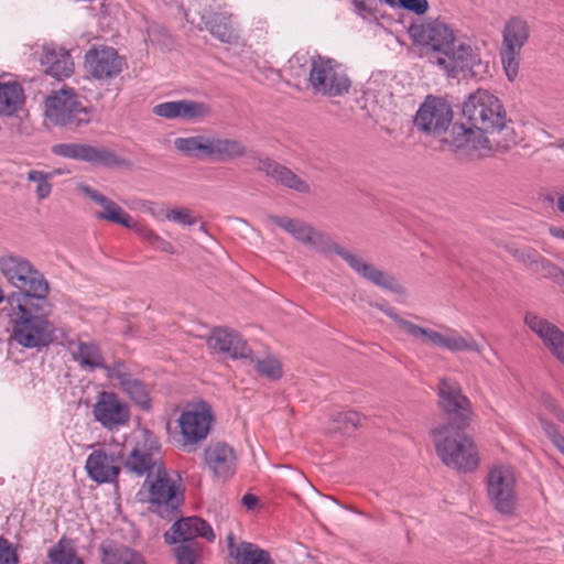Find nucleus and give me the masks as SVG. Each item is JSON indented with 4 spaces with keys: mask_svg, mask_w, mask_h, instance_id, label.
<instances>
[{
    "mask_svg": "<svg viewBox=\"0 0 564 564\" xmlns=\"http://www.w3.org/2000/svg\"><path fill=\"white\" fill-rule=\"evenodd\" d=\"M268 220L290 234L299 242L311 247L317 252L325 254L334 252L338 254L358 275L376 286L398 295L405 294V288L394 275L378 269L357 254L333 242L327 235L315 230L305 221L276 215H270Z\"/></svg>",
    "mask_w": 564,
    "mask_h": 564,
    "instance_id": "obj_1",
    "label": "nucleus"
},
{
    "mask_svg": "<svg viewBox=\"0 0 564 564\" xmlns=\"http://www.w3.org/2000/svg\"><path fill=\"white\" fill-rule=\"evenodd\" d=\"M408 32L413 43L421 46V55H426L447 75L470 68L478 61L473 47L457 40L453 29L438 19L414 23Z\"/></svg>",
    "mask_w": 564,
    "mask_h": 564,
    "instance_id": "obj_2",
    "label": "nucleus"
},
{
    "mask_svg": "<svg viewBox=\"0 0 564 564\" xmlns=\"http://www.w3.org/2000/svg\"><path fill=\"white\" fill-rule=\"evenodd\" d=\"M308 64L307 84L316 96L341 97L349 93L351 82L336 59L306 53H296L289 59V69L293 76L306 73L304 66Z\"/></svg>",
    "mask_w": 564,
    "mask_h": 564,
    "instance_id": "obj_3",
    "label": "nucleus"
},
{
    "mask_svg": "<svg viewBox=\"0 0 564 564\" xmlns=\"http://www.w3.org/2000/svg\"><path fill=\"white\" fill-rule=\"evenodd\" d=\"M11 323V339L23 348L41 349L56 339V327L48 319V313L32 300L18 303Z\"/></svg>",
    "mask_w": 564,
    "mask_h": 564,
    "instance_id": "obj_4",
    "label": "nucleus"
},
{
    "mask_svg": "<svg viewBox=\"0 0 564 564\" xmlns=\"http://www.w3.org/2000/svg\"><path fill=\"white\" fill-rule=\"evenodd\" d=\"M463 427L443 424L432 431L436 453L449 468L469 473L479 465V453L474 441L460 432Z\"/></svg>",
    "mask_w": 564,
    "mask_h": 564,
    "instance_id": "obj_5",
    "label": "nucleus"
},
{
    "mask_svg": "<svg viewBox=\"0 0 564 564\" xmlns=\"http://www.w3.org/2000/svg\"><path fill=\"white\" fill-rule=\"evenodd\" d=\"M126 471L137 477H145L163 471L161 444L158 436L148 429H139L132 434L129 452L123 456Z\"/></svg>",
    "mask_w": 564,
    "mask_h": 564,
    "instance_id": "obj_6",
    "label": "nucleus"
},
{
    "mask_svg": "<svg viewBox=\"0 0 564 564\" xmlns=\"http://www.w3.org/2000/svg\"><path fill=\"white\" fill-rule=\"evenodd\" d=\"M196 538L213 542L215 533L208 522L194 516L178 519L164 533L167 544H177L173 550L177 564H199L198 551L186 543Z\"/></svg>",
    "mask_w": 564,
    "mask_h": 564,
    "instance_id": "obj_7",
    "label": "nucleus"
},
{
    "mask_svg": "<svg viewBox=\"0 0 564 564\" xmlns=\"http://www.w3.org/2000/svg\"><path fill=\"white\" fill-rule=\"evenodd\" d=\"M135 497L161 518L173 516L182 502L180 487L170 478L166 468L145 478Z\"/></svg>",
    "mask_w": 564,
    "mask_h": 564,
    "instance_id": "obj_8",
    "label": "nucleus"
},
{
    "mask_svg": "<svg viewBox=\"0 0 564 564\" xmlns=\"http://www.w3.org/2000/svg\"><path fill=\"white\" fill-rule=\"evenodd\" d=\"M0 271L8 283L23 293V301L46 299L48 282L29 260L15 256L1 258Z\"/></svg>",
    "mask_w": 564,
    "mask_h": 564,
    "instance_id": "obj_9",
    "label": "nucleus"
},
{
    "mask_svg": "<svg viewBox=\"0 0 564 564\" xmlns=\"http://www.w3.org/2000/svg\"><path fill=\"white\" fill-rule=\"evenodd\" d=\"M470 126L485 132H500L506 128V112L499 99L487 90L470 94L462 107Z\"/></svg>",
    "mask_w": 564,
    "mask_h": 564,
    "instance_id": "obj_10",
    "label": "nucleus"
},
{
    "mask_svg": "<svg viewBox=\"0 0 564 564\" xmlns=\"http://www.w3.org/2000/svg\"><path fill=\"white\" fill-rule=\"evenodd\" d=\"M403 325L406 327L405 335L419 344L438 347L451 352L469 351L479 355L482 352V348L469 333L463 335L445 325H440V330L422 327L412 322Z\"/></svg>",
    "mask_w": 564,
    "mask_h": 564,
    "instance_id": "obj_11",
    "label": "nucleus"
},
{
    "mask_svg": "<svg viewBox=\"0 0 564 564\" xmlns=\"http://www.w3.org/2000/svg\"><path fill=\"white\" fill-rule=\"evenodd\" d=\"M518 476L516 469L508 464L492 465L486 477L487 496L499 513L512 516L518 506Z\"/></svg>",
    "mask_w": 564,
    "mask_h": 564,
    "instance_id": "obj_12",
    "label": "nucleus"
},
{
    "mask_svg": "<svg viewBox=\"0 0 564 564\" xmlns=\"http://www.w3.org/2000/svg\"><path fill=\"white\" fill-rule=\"evenodd\" d=\"M45 116L57 126L80 127L91 120V111L72 88H62L45 100Z\"/></svg>",
    "mask_w": 564,
    "mask_h": 564,
    "instance_id": "obj_13",
    "label": "nucleus"
},
{
    "mask_svg": "<svg viewBox=\"0 0 564 564\" xmlns=\"http://www.w3.org/2000/svg\"><path fill=\"white\" fill-rule=\"evenodd\" d=\"M528 23L520 18L509 20L503 30L501 62L510 82L518 76L521 50L529 39Z\"/></svg>",
    "mask_w": 564,
    "mask_h": 564,
    "instance_id": "obj_14",
    "label": "nucleus"
},
{
    "mask_svg": "<svg viewBox=\"0 0 564 564\" xmlns=\"http://www.w3.org/2000/svg\"><path fill=\"white\" fill-rule=\"evenodd\" d=\"M214 420L212 408L206 402L189 404L178 417L183 446H193L204 441Z\"/></svg>",
    "mask_w": 564,
    "mask_h": 564,
    "instance_id": "obj_15",
    "label": "nucleus"
},
{
    "mask_svg": "<svg viewBox=\"0 0 564 564\" xmlns=\"http://www.w3.org/2000/svg\"><path fill=\"white\" fill-rule=\"evenodd\" d=\"M453 120V110L443 98L427 96L419 107L414 123L425 134L440 137L445 133Z\"/></svg>",
    "mask_w": 564,
    "mask_h": 564,
    "instance_id": "obj_16",
    "label": "nucleus"
},
{
    "mask_svg": "<svg viewBox=\"0 0 564 564\" xmlns=\"http://www.w3.org/2000/svg\"><path fill=\"white\" fill-rule=\"evenodd\" d=\"M438 398L441 409L459 427H466L471 421V403L463 394L459 383L449 378H442L438 383Z\"/></svg>",
    "mask_w": 564,
    "mask_h": 564,
    "instance_id": "obj_17",
    "label": "nucleus"
},
{
    "mask_svg": "<svg viewBox=\"0 0 564 564\" xmlns=\"http://www.w3.org/2000/svg\"><path fill=\"white\" fill-rule=\"evenodd\" d=\"M524 324L541 340L550 355L564 367V330L536 312H527Z\"/></svg>",
    "mask_w": 564,
    "mask_h": 564,
    "instance_id": "obj_18",
    "label": "nucleus"
},
{
    "mask_svg": "<svg viewBox=\"0 0 564 564\" xmlns=\"http://www.w3.org/2000/svg\"><path fill=\"white\" fill-rule=\"evenodd\" d=\"M124 64V58L111 46H91L85 54L87 72L98 80L117 77L122 72Z\"/></svg>",
    "mask_w": 564,
    "mask_h": 564,
    "instance_id": "obj_19",
    "label": "nucleus"
},
{
    "mask_svg": "<svg viewBox=\"0 0 564 564\" xmlns=\"http://www.w3.org/2000/svg\"><path fill=\"white\" fill-rule=\"evenodd\" d=\"M95 420L106 430H118L128 423L130 410L115 392L102 391L93 406Z\"/></svg>",
    "mask_w": 564,
    "mask_h": 564,
    "instance_id": "obj_20",
    "label": "nucleus"
},
{
    "mask_svg": "<svg viewBox=\"0 0 564 564\" xmlns=\"http://www.w3.org/2000/svg\"><path fill=\"white\" fill-rule=\"evenodd\" d=\"M52 152L66 159L80 160L107 167L119 166L122 163L112 150L105 147H93L83 143H58L53 145Z\"/></svg>",
    "mask_w": 564,
    "mask_h": 564,
    "instance_id": "obj_21",
    "label": "nucleus"
},
{
    "mask_svg": "<svg viewBox=\"0 0 564 564\" xmlns=\"http://www.w3.org/2000/svg\"><path fill=\"white\" fill-rule=\"evenodd\" d=\"M107 369L108 378L116 380L123 393H126L141 409H150L151 399L148 387L140 379L133 376L124 365L115 364Z\"/></svg>",
    "mask_w": 564,
    "mask_h": 564,
    "instance_id": "obj_22",
    "label": "nucleus"
},
{
    "mask_svg": "<svg viewBox=\"0 0 564 564\" xmlns=\"http://www.w3.org/2000/svg\"><path fill=\"white\" fill-rule=\"evenodd\" d=\"M445 141L455 149H465L471 156H482L490 151L488 138L473 126L453 124Z\"/></svg>",
    "mask_w": 564,
    "mask_h": 564,
    "instance_id": "obj_23",
    "label": "nucleus"
},
{
    "mask_svg": "<svg viewBox=\"0 0 564 564\" xmlns=\"http://www.w3.org/2000/svg\"><path fill=\"white\" fill-rule=\"evenodd\" d=\"M207 345L210 349L227 354L232 359H247L252 354L246 340L229 328H215L207 339Z\"/></svg>",
    "mask_w": 564,
    "mask_h": 564,
    "instance_id": "obj_24",
    "label": "nucleus"
},
{
    "mask_svg": "<svg viewBox=\"0 0 564 564\" xmlns=\"http://www.w3.org/2000/svg\"><path fill=\"white\" fill-rule=\"evenodd\" d=\"M207 467L215 477L227 480L236 471L237 455L231 446L217 442L209 444L204 451Z\"/></svg>",
    "mask_w": 564,
    "mask_h": 564,
    "instance_id": "obj_25",
    "label": "nucleus"
},
{
    "mask_svg": "<svg viewBox=\"0 0 564 564\" xmlns=\"http://www.w3.org/2000/svg\"><path fill=\"white\" fill-rule=\"evenodd\" d=\"M77 189L86 197L91 199L95 204L100 206L101 210L95 214V217L100 220H107L113 224L121 225L122 227L130 226L131 216L124 212L117 203L101 194L100 192L91 188L87 184H78Z\"/></svg>",
    "mask_w": 564,
    "mask_h": 564,
    "instance_id": "obj_26",
    "label": "nucleus"
},
{
    "mask_svg": "<svg viewBox=\"0 0 564 564\" xmlns=\"http://www.w3.org/2000/svg\"><path fill=\"white\" fill-rule=\"evenodd\" d=\"M40 62L45 74L58 80L69 77L74 72V62L72 56L63 47L54 45L44 46Z\"/></svg>",
    "mask_w": 564,
    "mask_h": 564,
    "instance_id": "obj_27",
    "label": "nucleus"
},
{
    "mask_svg": "<svg viewBox=\"0 0 564 564\" xmlns=\"http://www.w3.org/2000/svg\"><path fill=\"white\" fill-rule=\"evenodd\" d=\"M85 468L89 478L98 484L111 482L120 473L116 457L102 449H97L89 454Z\"/></svg>",
    "mask_w": 564,
    "mask_h": 564,
    "instance_id": "obj_28",
    "label": "nucleus"
},
{
    "mask_svg": "<svg viewBox=\"0 0 564 564\" xmlns=\"http://www.w3.org/2000/svg\"><path fill=\"white\" fill-rule=\"evenodd\" d=\"M257 167L259 171L264 172L276 183H280L285 187L295 189L301 193H306L310 191V186L305 181L300 178L288 167L280 165L279 163L268 158H259Z\"/></svg>",
    "mask_w": 564,
    "mask_h": 564,
    "instance_id": "obj_29",
    "label": "nucleus"
},
{
    "mask_svg": "<svg viewBox=\"0 0 564 564\" xmlns=\"http://www.w3.org/2000/svg\"><path fill=\"white\" fill-rule=\"evenodd\" d=\"M200 17L209 33L220 42L226 44H237L239 42L240 36L231 21V14L203 12Z\"/></svg>",
    "mask_w": 564,
    "mask_h": 564,
    "instance_id": "obj_30",
    "label": "nucleus"
},
{
    "mask_svg": "<svg viewBox=\"0 0 564 564\" xmlns=\"http://www.w3.org/2000/svg\"><path fill=\"white\" fill-rule=\"evenodd\" d=\"M227 546L228 553L236 561V564H273L268 551L249 542L236 544L232 534L227 536Z\"/></svg>",
    "mask_w": 564,
    "mask_h": 564,
    "instance_id": "obj_31",
    "label": "nucleus"
},
{
    "mask_svg": "<svg viewBox=\"0 0 564 564\" xmlns=\"http://www.w3.org/2000/svg\"><path fill=\"white\" fill-rule=\"evenodd\" d=\"M246 154V147L235 139L209 135L208 159L219 162L231 161Z\"/></svg>",
    "mask_w": 564,
    "mask_h": 564,
    "instance_id": "obj_32",
    "label": "nucleus"
},
{
    "mask_svg": "<svg viewBox=\"0 0 564 564\" xmlns=\"http://www.w3.org/2000/svg\"><path fill=\"white\" fill-rule=\"evenodd\" d=\"M43 564H84V562L74 542L63 536L47 550L46 561Z\"/></svg>",
    "mask_w": 564,
    "mask_h": 564,
    "instance_id": "obj_33",
    "label": "nucleus"
},
{
    "mask_svg": "<svg viewBox=\"0 0 564 564\" xmlns=\"http://www.w3.org/2000/svg\"><path fill=\"white\" fill-rule=\"evenodd\" d=\"M25 97L20 84L13 82L0 83V113L12 116L24 104Z\"/></svg>",
    "mask_w": 564,
    "mask_h": 564,
    "instance_id": "obj_34",
    "label": "nucleus"
},
{
    "mask_svg": "<svg viewBox=\"0 0 564 564\" xmlns=\"http://www.w3.org/2000/svg\"><path fill=\"white\" fill-rule=\"evenodd\" d=\"M175 149L186 156L208 158L209 135L181 137L174 140Z\"/></svg>",
    "mask_w": 564,
    "mask_h": 564,
    "instance_id": "obj_35",
    "label": "nucleus"
},
{
    "mask_svg": "<svg viewBox=\"0 0 564 564\" xmlns=\"http://www.w3.org/2000/svg\"><path fill=\"white\" fill-rule=\"evenodd\" d=\"M73 356L83 368H106L101 351L95 343L79 341L73 349Z\"/></svg>",
    "mask_w": 564,
    "mask_h": 564,
    "instance_id": "obj_36",
    "label": "nucleus"
},
{
    "mask_svg": "<svg viewBox=\"0 0 564 564\" xmlns=\"http://www.w3.org/2000/svg\"><path fill=\"white\" fill-rule=\"evenodd\" d=\"M104 564H145L143 556L137 551L119 546L104 552Z\"/></svg>",
    "mask_w": 564,
    "mask_h": 564,
    "instance_id": "obj_37",
    "label": "nucleus"
},
{
    "mask_svg": "<svg viewBox=\"0 0 564 564\" xmlns=\"http://www.w3.org/2000/svg\"><path fill=\"white\" fill-rule=\"evenodd\" d=\"M54 177V173H46L39 170H30L26 173L28 182L35 184V195L37 200L46 199L52 193V184L50 180Z\"/></svg>",
    "mask_w": 564,
    "mask_h": 564,
    "instance_id": "obj_38",
    "label": "nucleus"
},
{
    "mask_svg": "<svg viewBox=\"0 0 564 564\" xmlns=\"http://www.w3.org/2000/svg\"><path fill=\"white\" fill-rule=\"evenodd\" d=\"M210 113V107L200 101L192 99H182V120L198 121Z\"/></svg>",
    "mask_w": 564,
    "mask_h": 564,
    "instance_id": "obj_39",
    "label": "nucleus"
},
{
    "mask_svg": "<svg viewBox=\"0 0 564 564\" xmlns=\"http://www.w3.org/2000/svg\"><path fill=\"white\" fill-rule=\"evenodd\" d=\"M254 364L257 371L270 380H278L282 377L281 362L273 356L257 358Z\"/></svg>",
    "mask_w": 564,
    "mask_h": 564,
    "instance_id": "obj_40",
    "label": "nucleus"
},
{
    "mask_svg": "<svg viewBox=\"0 0 564 564\" xmlns=\"http://www.w3.org/2000/svg\"><path fill=\"white\" fill-rule=\"evenodd\" d=\"M153 115L167 119L182 120V100H173L158 104L152 109Z\"/></svg>",
    "mask_w": 564,
    "mask_h": 564,
    "instance_id": "obj_41",
    "label": "nucleus"
},
{
    "mask_svg": "<svg viewBox=\"0 0 564 564\" xmlns=\"http://www.w3.org/2000/svg\"><path fill=\"white\" fill-rule=\"evenodd\" d=\"M164 219L183 226H191L195 224V218H193L189 209L187 208H166L164 212Z\"/></svg>",
    "mask_w": 564,
    "mask_h": 564,
    "instance_id": "obj_42",
    "label": "nucleus"
},
{
    "mask_svg": "<svg viewBox=\"0 0 564 564\" xmlns=\"http://www.w3.org/2000/svg\"><path fill=\"white\" fill-rule=\"evenodd\" d=\"M0 564H19L17 549L3 536H0Z\"/></svg>",
    "mask_w": 564,
    "mask_h": 564,
    "instance_id": "obj_43",
    "label": "nucleus"
},
{
    "mask_svg": "<svg viewBox=\"0 0 564 564\" xmlns=\"http://www.w3.org/2000/svg\"><path fill=\"white\" fill-rule=\"evenodd\" d=\"M360 421L361 416L356 411L339 412L335 417V422L339 424L338 429L343 431L356 429L360 424Z\"/></svg>",
    "mask_w": 564,
    "mask_h": 564,
    "instance_id": "obj_44",
    "label": "nucleus"
},
{
    "mask_svg": "<svg viewBox=\"0 0 564 564\" xmlns=\"http://www.w3.org/2000/svg\"><path fill=\"white\" fill-rule=\"evenodd\" d=\"M129 225L130 226H127L126 228L133 230L143 241L148 242L150 246H154L159 238V235L154 230L139 224L138 221L133 220V218H131Z\"/></svg>",
    "mask_w": 564,
    "mask_h": 564,
    "instance_id": "obj_45",
    "label": "nucleus"
},
{
    "mask_svg": "<svg viewBox=\"0 0 564 564\" xmlns=\"http://www.w3.org/2000/svg\"><path fill=\"white\" fill-rule=\"evenodd\" d=\"M514 257L527 265H532L533 263H536L540 259V254L535 250L530 248L516 250Z\"/></svg>",
    "mask_w": 564,
    "mask_h": 564,
    "instance_id": "obj_46",
    "label": "nucleus"
},
{
    "mask_svg": "<svg viewBox=\"0 0 564 564\" xmlns=\"http://www.w3.org/2000/svg\"><path fill=\"white\" fill-rule=\"evenodd\" d=\"M544 430L552 443L564 455V436L551 424L545 425Z\"/></svg>",
    "mask_w": 564,
    "mask_h": 564,
    "instance_id": "obj_47",
    "label": "nucleus"
},
{
    "mask_svg": "<svg viewBox=\"0 0 564 564\" xmlns=\"http://www.w3.org/2000/svg\"><path fill=\"white\" fill-rule=\"evenodd\" d=\"M383 313L392 318L398 327L405 334L406 327L403 325V323H411L410 321L401 317L392 307H387V310H383Z\"/></svg>",
    "mask_w": 564,
    "mask_h": 564,
    "instance_id": "obj_48",
    "label": "nucleus"
},
{
    "mask_svg": "<svg viewBox=\"0 0 564 564\" xmlns=\"http://www.w3.org/2000/svg\"><path fill=\"white\" fill-rule=\"evenodd\" d=\"M355 6V12L362 17L368 18L371 14V9L367 6L366 0H351Z\"/></svg>",
    "mask_w": 564,
    "mask_h": 564,
    "instance_id": "obj_49",
    "label": "nucleus"
},
{
    "mask_svg": "<svg viewBox=\"0 0 564 564\" xmlns=\"http://www.w3.org/2000/svg\"><path fill=\"white\" fill-rule=\"evenodd\" d=\"M166 208L161 207L156 208L153 203H148L144 205V212L149 213L152 217L161 220L164 219V212Z\"/></svg>",
    "mask_w": 564,
    "mask_h": 564,
    "instance_id": "obj_50",
    "label": "nucleus"
},
{
    "mask_svg": "<svg viewBox=\"0 0 564 564\" xmlns=\"http://www.w3.org/2000/svg\"><path fill=\"white\" fill-rule=\"evenodd\" d=\"M545 404L551 411H553L556 419H558L560 421L564 420V411L558 408L555 400H553L551 397H546Z\"/></svg>",
    "mask_w": 564,
    "mask_h": 564,
    "instance_id": "obj_51",
    "label": "nucleus"
},
{
    "mask_svg": "<svg viewBox=\"0 0 564 564\" xmlns=\"http://www.w3.org/2000/svg\"><path fill=\"white\" fill-rule=\"evenodd\" d=\"M153 247L166 253H174V247L160 236Z\"/></svg>",
    "mask_w": 564,
    "mask_h": 564,
    "instance_id": "obj_52",
    "label": "nucleus"
},
{
    "mask_svg": "<svg viewBox=\"0 0 564 564\" xmlns=\"http://www.w3.org/2000/svg\"><path fill=\"white\" fill-rule=\"evenodd\" d=\"M242 503L243 506H246L247 509H253L258 503V498L251 494H246L242 497Z\"/></svg>",
    "mask_w": 564,
    "mask_h": 564,
    "instance_id": "obj_53",
    "label": "nucleus"
},
{
    "mask_svg": "<svg viewBox=\"0 0 564 564\" xmlns=\"http://www.w3.org/2000/svg\"><path fill=\"white\" fill-rule=\"evenodd\" d=\"M550 234L557 238V239H562L564 240V228L563 227H555V226H551L550 229H549Z\"/></svg>",
    "mask_w": 564,
    "mask_h": 564,
    "instance_id": "obj_54",
    "label": "nucleus"
},
{
    "mask_svg": "<svg viewBox=\"0 0 564 564\" xmlns=\"http://www.w3.org/2000/svg\"><path fill=\"white\" fill-rule=\"evenodd\" d=\"M557 209L564 214V194L560 195L556 202Z\"/></svg>",
    "mask_w": 564,
    "mask_h": 564,
    "instance_id": "obj_55",
    "label": "nucleus"
},
{
    "mask_svg": "<svg viewBox=\"0 0 564 564\" xmlns=\"http://www.w3.org/2000/svg\"><path fill=\"white\" fill-rule=\"evenodd\" d=\"M377 307L383 312V310H387L388 306L377 304Z\"/></svg>",
    "mask_w": 564,
    "mask_h": 564,
    "instance_id": "obj_56",
    "label": "nucleus"
},
{
    "mask_svg": "<svg viewBox=\"0 0 564 564\" xmlns=\"http://www.w3.org/2000/svg\"><path fill=\"white\" fill-rule=\"evenodd\" d=\"M51 173H54V176L59 175L62 172L59 170H54Z\"/></svg>",
    "mask_w": 564,
    "mask_h": 564,
    "instance_id": "obj_57",
    "label": "nucleus"
},
{
    "mask_svg": "<svg viewBox=\"0 0 564 564\" xmlns=\"http://www.w3.org/2000/svg\"><path fill=\"white\" fill-rule=\"evenodd\" d=\"M560 274H561V276H562V278H563V280H564V272H563V271H561V272H560Z\"/></svg>",
    "mask_w": 564,
    "mask_h": 564,
    "instance_id": "obj_58",
    "label": "nucleus"
}]
</instances>
